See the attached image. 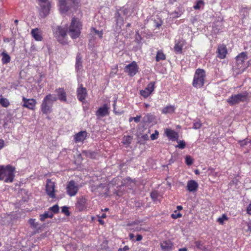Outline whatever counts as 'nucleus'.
<instances>
[{"label": "nucleus", "instance_id": "nucleus-1", "mask_svg": "<svg viewBox=\"0 0 251 251\" xmlns=\"http://www.w3.org/2000/svg\"><path fill=\"white\" fill-rule=\"evenodd\" d=\"M57 100V98L55 95L51 94L47 95L43 99L41 109L44 114H48L52 112V107L54 102Z\"/></svg>", "mask_w": 251, "mask_h": 251}, {"label": "nucleus", "instance_id": "nucleus-2", "mask_svg": "<svg viewBox=\"0 0 251 251\" xmlns=\"http://www.w3.org/2000/svg\"><path fill=\"white\" fill-rule=\"evenodd\" d=\"M14 168L10 165L5 167L0 166V180H4L8 183L12 182L14 177Z\"/></svg>", "mask_w": 251, "mask_h": 251}, {"label": "nucleus", "instance_id": "nucleus-3", "mask_svg": "<svg viewBox=\"0 0 251 251\" xmlns=\"http://www.w3.org/2000/svg\"><path fill=\"white\" fill-rule=\"evenodd\" d=\"M81 26L82 25L78 19H72L68 31V33L72 39H76L79 37Z\"/></svg>", "mask_w": 251, "mask_h": 251}, {"label": "nucleus", "instance_id": "nucleus-4", "mask_svg": "<svg viewBox=\"0 0 251 251\" xmlns=\"http://www.w3.org/2000/svg\"><path fill=\"white\" fill-rule=\"evenodd\" d=\"M247 59V53L244 52H241L236 57V64L234 67L235 70H238L236 72L237 74L243 73L249 66V64L246 65L245 63Z\"/></svg>", "mask_w": 251, "mask_h": 251}, {"label": "nucleus", "instance_id": "nucleus-5", "mask_svg": "<svg viewBox=\"0 0 251 251\" xmlns=\"http://www.w3.org/2000/svg\"><path fill=\"white\" fill-rule=\"evenodd\" d=\"M54 36L57 41L62 44H65L66 41L65 38L67 35V30L61 26H54L52 27Z\"/></svg>", "mask_w": 251, "mask_h": 251}, {"label": "nucleus", "instance_id": "nucleus-6", "mask_svg": "<svg viewBox=\"0 0 251 251\" xmlns=\"http://www.w3.org/2000/svg\"><path fill=\"white\" fill-rule=\"evenodd\" d=\"M249 97V94L247 91H244L238 94L232 95L226 101L230 105H233L247 100Z\"/></svg>", "mask_w": 251, "mask_h": 251}, {"label": "nucleus", "instance_id": "nucleus-7", "mask_svg": "<svg viewBox=\"0 0 251 251\" xmlns=\"http://www.w3.org/2000/svg\"><path fill=\"white\" fill-rule=\"evenodd\" d=\"M205 77V71L201 69H197L195 73L193 81V85L196 88H200L204 84Z\"/></svg>", "mask_w": 251, "mask_h": 251}, {"label": "nucleus", "instance_id": "nucleus-8", "mask_svg": "<svg viewBox=\"0 0 251 251\" xmlns=\"http://www.w3.org/2000/svg\"><path fill=\"white\" fill-rule=\"evenodd\" d=\"M78 3V0H59L60 11L62 13H66L71 7L75 8Z\"/></svg>", "mask_w": 251, "mask_h": 251}, {"label": "nucleus", "instance_id": "nucleus-9", "mask_svg": "<svg viewBox=\"0 0 251 251\" xmlns=\"http://www.w3.org/2000/svg\"><path fill=\"white\" fill-rule=\"evenodd\" d=\"M80 186L74 180H70L66 185L67 194L70 197H73L76 195Z\"/></svg>", "mask_w": 251, "mask_h": 251}, {"label": "nucleus", "instance_id": "nucleus-10", "mask_svg": "<svg viewBox=\"0 0 251 251\" xmlns=\"http://www.w3.org/2000/svg\"><path fill=\"white\" fill-rule=\"evenodd\" d=\"M138 70L139 68L137 63L135 61H133L125 67V72L127 73L129 76H133L137 73Z\"/></svg>", "mask_w": 251, "mask_h": 251}, {"label": "nucleus", "instance_id": "nucleus-11", "mask_svg": "<svg viewBox=\"0 0 251 251\" xmlns=\"http://www.w3.org/2000/svg\"><path fill=\"white\" fill-rule=\"evenodd\" d=\"M54 182L50 179L47 180L46 190L47 195L51 198H54L55 197L54 194Z\"/></svg>", "mask_w": 251, "mask_h": 251}, {"label": "nucleus", "instance_id": "nucleus-12", "mask_svg": "<svg viewBox=\"0 0 251 251\" xmlns=\"http://www.w3.org/2000/svg\"><path fill=\"white\" fill-rule=\"evenodd\" d=\"M77 97L79 101L84 102L87 95L86 89L80 84L77 89Z\"/></svg>", "mask_w": 251, "mask_h": 251}, {"label": "nucleus", "instance_id": "nucleus-13", "mask_svg": "<svg viewBox=\"0 0 251 251\" xmlns=\"http://www.w3.org/2000/svg\"><path fill=\"white\" fill-rule=\"evenodd\" d=\"M109 107L107 104H104L100 107L96 112V115L99 117H103L108 115Z\"/></svg>", "mask_w": 251, "mask_h": 251}, {"label": "nucleus", "instance_id": "nucleus-14", "mask_svg": "<svg viewBox=\"0 0 251 251\" xmlns=\"http://www.w3.org/2000/svg\"><path fill=\"white\" fill-rule=\"evenodd\" d=\"M23 101L24 102L23 106L29 109H33L37 103L35 99H27L25 97L23 98Z\"/></svg>", "mask_w": 251, "mask_h": 251}, {"label": "nucleus", "instance_id": "nucleus-15", "mask_svg": "<svg viewBox=\"0 0 251 251\" xmlns=\"http://www.w3.org/2000/svg\"><path fill=\"white\" fill-rule=\"evenodd\" d=\"M55 92L57 94V100L58 99L61 101L63 102H66L67 101L66 93L63 88H60L57 89Z\"/></svg>", "mask_w": 251, "mask_h": 251}, {"label": "nucleus", "instance_id": "nucleus-16", "mask_svg": "<svg viewBox=\"0 0 251 251\" xmlns=\"http://www.w3.org/2000/svg\"><path fill=\"white\" fill-rule=\"evenodd\" d=\"M173 244L170 240L163 241L160 244V246L163 251H172Z\"/></svg>", "mask_w": 251, "mask_h": 251}, {"label": "nucleus", "instance_id": "nucleus-17", "mask_svg": "<svg viewBox=\"0 0 251 251\" xmlns=\"http://www.w3.org/2000/svg\"><path fill=\"white\" fill-rule=\"evenodd\" d=\"M41 10L40 14L42 16L45 17L47 16L50 12V2L40 5Z\"/></svg>", "mask_w": 251, "mask_h": 251}, {"label": "nucleus", "instance_id": "nucleus-18", "mask_svg": "<svg viewBox=\"0 0 251 251\" xmlns=\"http://www.w3.org/2000/svg\"><path fill=\"white\" fill-rule=\"evenodd\" d=\"M217 53V56L219 58L221 59L225 58L227 53V50L226 47L224 45H219L218 48Z\"/></svg>", "mask_w": 251, "mask_h": 251}, {"label": "nucleus", "instance_id": "nucleus-19", "mask_svg": "<svg viewBox=\"0 0 251 251\" xmlns=\"http://www.w3.org/2000/svg\"><path fill=\"white\" fill-rule=\"evenodd\" d=\"M87 133L85 131H81L74 136V139L76 143L83 141L86 138Z\"/></svg>", "mask_w": 251, "mask_h": 251}, {"label": "nucleus", "instance_id": "nucleus-20", "mask_svg": "<svg viewBox=\"0 0 251 251\" xmlns=\"http://www.w3.org/2000/svg\"><path fill=\"white\" fill-rule=\"evenodd\" d=\"M198 187V183L193 180L188 181L187 182V190L190 192H194L196 191Z\"/></svg>", "mask_w": 251, "mask_h": 251}, {"label": "nucleus", "instance_id": "nucleus-21", "mask_svg": "<svg viewBox=\"0 0 251 251\" xmlns=\"http://www.w3.org/2000/svg\"><path fill=\"white\" fill-rule=\"evenodd\" d=\"M165 134L170 140L175 141L177 139L178 134L174 130L167 129L165 130Z\"/></svg>", "mask_w": 251, "mask_h": 251}, {"label": "nucleus", "instance_id": "nucleus-22", "mask_svg": "<svg viewBox=\"0 0 251 251\" xmlns=\"http://www.w3.org/2000/svg\"><path fill=\"white\" fill-rule=\"evenodd\" d=\"M31 34L35 40L37 41H41L42 40L43 38L41 33L38 28L32 29Z\"/></svg>", "mask_w": 251, "mask_h": 251}, {"label": "nucleus", "instance_id": "nucleus-23", "mask_svg": "<svg viewBox=\"0 0 251 251\" xmlns=\"http://www.w3.org/2000/svg\"><path fill=\"white\" fill-rule=\"evenodd\" d=\"M175 109L176 107L174 105H168L162 109L161 112L164 114H172Z\"/></svg>", "mask_w": 251, "mask_h": 251}, {"label": "nucleus", "instance_id": "nucleus-24", "mask_svg": "<svg viewBox=\"0 0 251 251\" xmlns=\"http://www.w3.org/2000/svg\"><path fill=\"white\" fill-rule=\"evenodd\" d=\"M122 15H121V13H120L119 11H117L115 14L117 26H119L120 28H121V26L123 25L124 23V18L122 17Z\"/></svg>", "mask_w": 251, "mask_h": 251}, {"label": "nucleus", "instance_id": "nucleus-25", "mask_svg": "<svg viewBox=\"0 0 251 251\" xmlns=\"http://www.w3.org/2000/svg\"><path fill=\"white\" fill-rule=\"evenodd\" d=\"M53 213L50 211L45 212L44 214L40 215V220L44 221L47 218H51L53 217Z\"/></svg>", "mask_w": 251, "mask_h": 251}, {"label": "nucleus", "instance_id": "nucleus-26", "mask_svg": "<svg viewBox=\"0 0 251 251\" xmlns=\"http://www.w3.org/2000/svg\"><path fill=\"white\" fill-rule=\"evenodd\" d=\"M2 59L1 61L3 64H7L10 61V56L5 51H3L1 53Z\"/></svg>", "mask_w": 251, "mask_h": 251}, {"label": "nucleus", "instance_id": "nucleus-27", "mask_svg": "<svg viewBox=\"0 0 251 251\" xmlns=\"http://www.w3.org/2000/svg\"><path fill=\"white\" fill-rule=\"evenodd\" d=\"M0 104L3 107H7L10 105V102L7 99L0 95Z\"/></svg>", "mask_w": 251, "mask_h": 251}, {"label": "nucleus", "instance_id": "nucleus-28", "mask_svg": "<svg viewBox=\"0 0 251 251\" xmlns=\"http://www.w3.org/2000/svg\"><path fill=\"white\" fill-rule=\"evenodd\" d=\"M82 67L81 57L78 54L76 57L75 68L77 70H80Z\"/></svg>", "mask_w": 251, "mask_h": 251}, {"label": "nucleus", "instance_id": "nucleus-29", "mask_svg": "<svg viewBox=\"0 0 251 251\" xmlns=\"http://www.w3.org/2000/svg\"><path fill=\"white\" fill-rule=\"evenodd\" d=\"M86 200L84 198L79 199L77 203V206L79 210H82L84 207Z\"/></svg>", "mask_w": 251, "mask_h": 251}, {"label": "nucleus", "instance_id": "nucleus-30", "mask_svg": "<svg viewBox=\"0 0 251 251\" xmlns=\"http://www.w3.org/2000/svg\"><path fill=\"white\" fill-rule=\"evenodd\" d=\"M239 144L242 147L250 146L251 145V140L247 138L245 140L240 141Z\"/></svg>", "mask_w": 251, "mask_h": 251}, {"label": "nucleus", "instance_id": "nucleus-31", "mask_svg": "<svg viewBox=\"0 0 251 251\" xmlns=\"http://www.w3.org/2000/svg\"><path fill=\"white\" fill-rule=\"evenodd\" d=\"M182 45L180 42L176 43L174 47V50L176 53H181L182 52Z\"/></svg>", "mask_w": 251, "mask_h": 251}, {"label": "nucleus", "instance_id": "nucleus-32", "mask_svg": "<svg viewBox=\"0 0 251 251\" xmlns=\"http://www.w3.org/2000/svg\"><path fill=\"white\" fill-rule=\"evenodd\" d=\"M165 59V55L160 51H158L156 54V60L159 61L160 60H164Z\"/></svg>", "mask_w": 251, "mask_h": 251}, {"label": "nucleus", "instance_id": "nucleus-33", "mask_svg": "<svg viewBox=\"0 0 251 251\" xmlns=\"http://www.w3.org/2000/svg\"><path fill=\"white\" fill-rule=\"evenodd\" d=\"M132 140V137L130 136H124L123 142L125 145H129L131 143Z\"/></svg>", "mask_w": 251, "mask_h": 251}, {"label": "nucleus", "instance_id": "nucleus-34", "mask_svg": "<svg viewBox=\"0 0 251 251\" xmlns=\"http://www.w3.org/2000/svg\"><path fill=\"white\" fill-rule=\"evenodd\" d=\"M49 211L52 212V213L53 214L57 213L59 211V206L57 204H55V205H53V206L50 207L49 209Z\"/></svg>", "mask_w": 251, "mask_h": 251}, {"label": "nucleus", "instance_id": "nucleus-35", "mask_svg": "<svg viewBox=\"0 0 251 251\" xmlns=\"http://www.w3.org/2000/svg\"><path fill=\"white\" fill-rule=\"evenodd\" d=\"M121 183L122 184L119 185L120 186L125 185L126 184H127L128 183L130 184L131 183H133V182L130 178L127 177L126 179H124L123 181H122Z\"/></svg>", "mask_w": 251, "mask_h": 251}, {"label": "nucleus", "instance_id": "nucleus-36", "mask_svg": "<svg viewBox=\"0 0 251 251\" xmlns=\"http://www.w3.org/2000/svg\"><path fill=\"white\" fill-rule=\"evenodd\" d=\"M204 5V2L202 0H199L197 2V3L194 6V8L195 9H199L201 6Z\"/></svg>", "mask_w": 251, "mask_h": 251}, {"label": "nucleus", "instance_id": "nucleus-37", "mask_svg": "<svg viewBox=\"0 0 251 251\" xmlns=\"http://www.w3.org/2000/svg\"><path fill=\"white\" fill-rule=\"evenodd\" d=\"M227 220V217L225 214H223L222 217H219L217 219V221L220 224L223 225L225 221Z\"/></svg>", "mask_w": 251, "mask_h": 251}, {"label": "nucleus", "instance_id": "nucleus-38", "mask_svg": "<svg viewBox=\"0 0 251 251\" xmlns=\"http://www.w3.org/2000/svg\"><path fill=\"white\" fill-rule=\"evenodd\" d=\"M153 115L150 114H147L144 117V120L146 122H151L153 119Z\"/></svg>", "mask_w": 251, "mask_h": 251}, {"label": "nucleus", "instance_id": "nucleus-39", "mask_svg": "<svg viewBox=\"0 0 251 251\" xmlns=\"http://www.w3.org/2000/svg\"><path fill=\"white\" fill-rule=\"evenodd\" d=\"M201 126V123L200 120H197L195 121L193 124V128L195 129H199Z\"/></svg>", "mask_w": 251, "mask_h": 251}, {"label": "nucleus", "instance_id": "nucleus-40", "mask_svg": "<svg viewBox=\"0 0 251 251\" xmlns=\"http://www.w3.org/2000/svg\"><path fill=\"white\" fill-rule=\"evenodd\" d=\"M154 82H151L148 85L146 89L151 93V92L154 90Z\"/></svg>", "mask_w": 251, "mask_h": 251}, {"label": "nucleus", "instance_id": "nucleus-41", "mask_svg": "<svg viewBox=\"0 0 251 251\" xmlns=\"http://www.w3.org/2000/svg\"><path fill=\"white\" fill-rule=\"evenodd\" d=\"M140 94L143 97L147 98L151 94V93L150 92L149 90L145 89L144 90L141 91Z\"/></svg>", "mask_w": 251, "mask_h": 251}, {"label": "nucleus", "instance_id": "nucleus-42", "mask_svg": "<svg viewBox=\"0 0 251 251\" xmlns=\"http://www.w3.org/2000/svg\"><path fill=\"white\" fill-rule=\"evenodd\" d=\"M177 142L178 144L176 146V147L181 149H183L185 147L186 144L184 141H179Z\"/></svg>", "mask_w": 251, "mask_h": 251}, {"label": "nucleus", "instance_id": "nucleus-43", "mask_svg": "<svg viewBox=\"0 0 251 251\" xmlns=\"http://www.w3.org/2000/svg\"><path fill=\"white\" fill-rule=\"evenodd\" d=\"M118 11L120 12V13H121L122 15H126L128 13V10L126 8L123 7L122 8L120 9Z\"/></svg>", "mask_w": 251, "mask_h": 251}, {"label": "nucleus", "instance_id": "nucleus-44", "mask_svg": "<svg viewBox=\"0 0 251 251\" xmlns=\"http://www.w3.org/2000/svg\"><path fill=\"white\" fill-rule=\"evenodd\" d=\"M185 162L187 165H191L193 163V159L190 156H186L185 158Z\"/></svg>", "mask_w": 251, "mask_h": 251}, {"label": "nucleus", "instance_id": "nucleus-45", "mask_svg": "<svg viewBox=\"0 0 251 251\" xmlns=\"http://www.w3.org/2000/svg\"><path fill=\"white\" fill-rule=\"evenodd\" d=\"M62 212L64 213L66 216L70 215V212L68 210V208L67 206H63L62 208Z\"/></svg>", "mask_w": 251, "mask_h": 251}, {"label": "nucleus", "instance_id": "nucleus-46", "mask_svg": "<svg viewBox=\"0 0 251 251\" xmlns=\"http://www.w3.org/2000/svg\"><path fill=\"white\" fill-rule=\"evenodd\" d=\"M159 133L157 130L155 131V132L151 135V138L152 140H155L157 138Z\"/></svg>", "mask_w": 251, "mask_h": 251}, {"label": "nucleus", "instance_id": "nucleus-47", "mask_svg": "<svg viewBox=\"0 0 251 251\" xmlns=\"http://www.w3.org/2000/svg\"><path fill=\"white\" fill-rule=\"evenodd\" d=\"M121 180H120V177H116V178H114L112 181H111V184H112V185H118L119 184V181H120Z\"/></svg>", "mask_w": 251, "mask_h": 251}, {"label": "nucleus", "instance_id": "nucleus-48", "mask_svg": "<svg viewBox=\"0 0 251 251\" xmlns=\"http://www.w3.org/2000/svg\"><path fill=\"white\" fill-rule=\"evenodd\" d=\"M195 245L197 248L199 249H202V244L201 242L200 241H196L195 242Z\"/></svg>", "mask_w": 251, "mask_h": 251}, {"label": "nucleus", "instance_id": "nucleus-49", "mask_svg": "<svg viewBox=\"0 0 251 251\" xmlns=\"http://www.w3.org/2000/svg\"><path fill=\"white\" fill-rule=\"evenodd\" d=\"M94 31H95V33L96 34L98 35L100 38H101L102 36V31H99L95 29H93Z\"/></svg>", "mask_w": 251, "mask_h": 251}, {"label": "nucleus", "instance_id": "nucleus-50", "mask_svg": "<svg viewBox=\"0 0 251 251\" xmlns=\"http://www.w3.org/2000/svg\"><path fill=\"white\" fill-rule=\"evenodd\" d=\"M181 214H180V213H177V214H172V215H171V217H172V218L173 219H177L178 218H179L180 217H181Z\"/></svg>", "mask_w": 251, "mask_h": 251}, {"label": "nucleus", "instance_id": "nucleus-51", "mask_svg": "<svg viewBox=\"0 0 251 251\" xmlns=\"http://www.w3.org/2000/svg\"><path fill=\"white\" fill-rule=\"evenodd\" d=\"M151 196L152 199H153V200L156 199L157 197V193L156 192H152L151 194Z\"/></svg>", "mask_w": 251, "mask_h": 251}, {"label": "nucleus", "instance_id": "nucleus-52", "mask_svg": "<svg viewBox=\"0 0 251 251\" xmlns=\"http://www.w3.org/2000/svg\"><path fill=\"white\" fill-rule=\"evenodd\" d=\"M129 250V247L127 246H125L123 248H119L118 251H126Z\"/></svg>", "mask_w": 251, "mask_h": 251}, {"label": "nucleus", "instance_id": "nucleus-53", "mask_svg": "<svg viewBox=\"0 0 251 251\" xmlns=\"http://www.w3.org/2000/svg\"><path fill=\"white\" fill-rule=\"evenodd\" d=\"M141 116H137L135 117H133V120L136 123H138L140 120Z\"/></svg>", "mask_w": 251, "mask_h": 251}, {"label": "nucleus", "instance_id": "nucleus-54", "mask_svg": "<svg viewBox=\"0 0 251 251\" xmlns=\"http://www.w3.org/2000/svg\"><path fill=\"white\" fill-rule=\"evenodd\" d=\"M40 2V5L43 4H46L50 2L49 0H39Z\"/></svg>", "mask_w": 251, "mask_h": 251}, {"label": "nucleus", "instance_id": "nucleus-55", "mask_svg": "<svg viewBox=\"0 0 251 251\" xmlns=\"http://www.w3.org/2000/svg\"><path fill=\"white\" fill-rule=\"evenodd\" d=\"M247 210L248 213L251 215V203L248 206Z\"/></svg>", "mask_w": 251, "mask_h": 251}, {"label": "nucleus", "instance_id": "nucleus-56", "mask_svg": "<svg viewBox=\"0 0 251 251\" xmlns=\"http://www.w3.org/2000/svg\"><path fill=\"white\" fill-rule=\"evenodd\" d=\"M30 224L32 225L33 226L36 227V225L35 224V220L34 219H30L29 220Z\"/></svg>", "mask_w": 251, "mask_h": 251}, {"label": "nucleus", "instance_id": "nucleus-57", "mask_svg": "<svg viewBox=\"0 0 251 251\" xmlns=\"http://www.w3.org/2000/svg\"><path fill=\"white\" fill-rule=\"evenodd\" d=\"M142 239V236L141 235L138 234L137 236V238L135 241H141Z\"/></svg>", "mask_w": 251, "mask_h": 251}, {"label": "nucleus", "instance_id": "nucleus-58", "mask_svg": "<svg viewBox=\"0 0 251 251\" xmlns=\"http://www.w3.org/2000/svg\"><path fill=\"white\" fill-rule=\"evenodd\" d=\"M142 138L145 140H147L149 138L148 134H146L142 136Z\"/></svg>", "mask_w": 251, "mask_h": 251}, {"label": "nucleus", "instance_id": "nucleus-59", "mask_svg": "<svg viewBox=\"0 0 251 251\" xmlns=\"http://www.w3.org/2000/svg\"><path fill=\"white\" fill-rule=\"evenodd\" d=\"M129 238L130 240H134V235L132 233H130L129 234Z\"/></svg>", "mask_w": 251, "mask_h": 251}, {"label": "nucleus", "instance_id": "nucleus-60", "mask_svg": "<svg viewBox=\"0 0 251 251\" xmlns=\"http://www.w3.org/2000/svg\"><path fill=\"white\" fill-rule=\"evenodd\" d=\"M4 147V142L1 141L0 142V149H2Z\"/></svg>", "mask_w": 251, "mask_h": 251}, {"label": "nucleus", "instance_id": "nucleus-61", "mask_svg": "<svg viewBox=\"0 0 251 251\" xmlns=\"http://www.w3.org/2000/svg\"><path fill=\"white\" fill-rule=\"evenodd\" d=\"M178 251H187V249L186 248H180Z\"/></svg>", "mask_w": 251, "mask_h": 251}, {"label": "nucleus", "instance_id": "nucleus-62", "mask_svg": "<svg viewBox=\"0 0 251 251\" xmlns=\"http://www.w3.org/2000/svg\"><path fill=\"white\" fill-rule=\"evenodd\" d=\"M113 108H114V111L116 113V108H115V106H116V100L114 101V104L113 105Z\"/></svg>", "mask_w": 251, "mask_h": 251}, {"label": "nucleus", "instance_id": "nucleus-63", "mask_svg": "<svg viewBox=\"0 0 251 251\" xmlns=\"http://www.w3.org/2000/svg\"><path fill=\"white\" fill-rule=\"evenodd\" d=\"M182 209V207L180 205H178L177 206V209L178 210H180Z\"/></svg>", "mask_w": 251, "mask_h": 251}, {"label": "nucleus", "instance_id": "nucleus-64", "mask_svg": "<svg viewBox=\"0 0 251 251\" xmlns=\"http://www.w3.org/2000/svg\"><path fill=\"white\" fill-rule=\"evenodd\" d=\"M195 173L196 175H199L200 174V172L198 170H196L195 171Z\"/></svg>", "mask_w": 251, "mask_h": 251}]
</instances>
